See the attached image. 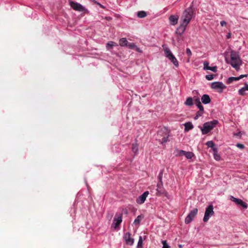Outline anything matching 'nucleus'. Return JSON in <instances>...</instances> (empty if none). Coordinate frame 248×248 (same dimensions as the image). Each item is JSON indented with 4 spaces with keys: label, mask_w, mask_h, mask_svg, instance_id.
Masks as SVG:
<instances>
[{
    "label": "nucleus",
    "mask_w": 248,
    "mask_h": 248,
    "mask_svg": "<svg viewBox=\"0 0 248 248\" xmlns=\"http://www.w3.org/2000/svg\"><path fill=\"white\" fill-rule=\"evenodd\" d=\"M132 151L135 153H136L138 151V148L137 144L133 143L132 144Z\"/></svg>",
    "instance_id": "32"
},
{
    "label": "nucleus",
    "mask_w": 248,
    "mask_h": 248,
    "mask_svg": "<svg viewBox=\"0 0 248 248\" xmlns=\"http://www.w3.org/2000/svg\"><path fill=\"white\" fill-rule=\"evenodd\" d=\"M185 104L188 106H191L193 105V101L192 98L191 97L187 98Z\"/></svg>",
    "instance_id": "24"
},
{
    "label": "nucleus",
    "mask_w": 248,
    "mask_h": 248,
    "mask_svg": "<svg viewBox=\"0 0 248 248\" xmlns=\"http://www.w3.org/2000/svg\"><path fill=\"white\" fill-rule=\"evenodd\" d=\"M147 14L144 11H140L138 13L137 16L140 18H143L146 16Z\"/></svg>",
    "instance_id": "28"
},
{
    "label": "nucleus",
    "mask_w": 248,
    "mask_h": 248,
    "mask_svg": "<svg viewBox=\"0 0 248 248\" xmlns=\"http://www.w3.org/2000/svg\"><path fill=\"white\" fill-rule=\"evenodd\" d=\"M128 42L125 38H122L119 40V45L121 46H127Z\"/></svg>",
    "instance_id": "23"
},
{
    "label": "nucleus",
    "mask_w": 248,
    "mask_h": 248,
    "mask_svg": "<svg viewBox=\"0 0 248 248\" xmlns=\"http://www.w3.org/2000/svg\"><path fill=\"white\" fill-rule=\"evenodd\" d=\"M212 148L213 151H214V154L217 153V148H215V147L214 146V147H213V148Z\"/></svg>",
    "instance_id": "42"
},
{
    "label": "nucleus",
    "mask_w": 248,
    "mask_h": 248,
    "mask_svg": "<svg viewBox=\"0 0 248 248\" xmlns=\"http://www.w3.org/2000/svg\"><path fill=\"white\" fill-rule=\"evenodd\" d=\"M162 243L163 244L162 248H170V247L168 245L166 241H162Z\"/></svg>",
    "instance_id": "34"
},
{
    "label": "nucleus",
    "mask_w": 248,
    "mask_h": 248,
    "mask_svg": "<svg viewBox=\"0 0 248 248\" xmlns=\"http://www.w3.org/2000/svg\"><path fill=\"white\" fill-rule=\"evenodd\" d=\"M204 110H202L199 109L198 111L197 112L196 115L194 117L195 120H197L200 117H201L203 113Z\"/></svg>",
    "instance_id": "26"
},
{
    "label": "nucleus",
    "mask_w": 248,
    "mask_h": 248,
    "mask_svg": "<svg viewBox=\"0 0 248 248\" xmlns=\"http://www.w3.org/2000/svg\"><path fill=\"white\" fill-rule=\"evenodd\" d=\"M236 146L240 149H244L245 147L244 145L241 143H237Z\"/></svg>",
    "instance_id": "38"
},
{
    "label": "nucleus",
    "mask_w": 248,
    "mask_h": 248,
    "mask_svg": "<svg viewBox=\"0 0 248 248\" xmlns=\"http://www.w3.org/2000/svg\"><path fill=\"white\" fill-rule=\"evenodd\" d=\"M127 46L129 47V48H133L134 46H135V45L133 43H129L128 44L127 43Z\"/></svg>",
    "instance_id": "39"
},
{
    "label": "nucleus",
    "mask_w": 248,
    "mask_h": 248,
    "mask_svg": "<svg viewBox=\"0 0 248 248\" xmlns=\"http://www.w3.org/2000/svg\"><path fill=\"white\" fill-rule=\"evenodd\" d=\"M214 157L217 161H219L220 159V156L217 153L214 154Z\"/></svg>",
    "instance_id": "36"
},
{
    "label": "nucleus",
    "mask_w": 248,
    "mask_h": 248,
    "mask_svg": "<svg viewBox=\"0 0 248 248\" xmlns=\"http://www.w3.org/2000/svg\"><path fill=\"white\" fill-rule=\"evenodd\" d=\"M230 36V34H229L228 35V38H229Z\"/></svg>",
    "instance_id": "45"
},
{
    "label": "nucleus",
    "mask_w": 248,
    "mask_h": 248,
    "mask_svg": "<svg viewBox=\"0 0 248 248\" xmlns=\"http://www.w3.org/2000/svg\"><path fill=\"white\" fill-rule=\"evenodd\" d=\"M157 195H160L163 193L164 188L163 187V182H159L157 184Z\"/></svg>",
    "instance_id": "17"
},
{
    "label": "nucleus",
    "mask_w": 248,
    "mask_h": 248,
    "mask_svg": "<svg viewBox=\"0 0 248 248\" xmlns=\"http://www.w3.org/2000/svg\"><path fill=\"white\" fill-rule=\"evenodd\" d=\"M162 47L165 52V56L173 63L174 66L178 67L179 65L178 62L169 48L164 45H163Z\"/></svg>",
    "instance_id": "4"
},
{
    "label": "nucleus",
    "mask_w": 248,
    "mask_h": 248,
    "mask_svg": "<svg viewBox=\"0 0 248 248\" xmlns=\"http://www.w3.org/2000/svg\"><path fill=\"white\" fill-rule=\"evenodd\" d=\"M101 7H103V5H102L101 4L99 3H97Z\"/></svg>",
    "instance_id": "44"
},
{
    "label": "nucleus",
    "mask_w": 248,
    "mask_h": 248,
    "mask_svg": "<svg viewBox=\"0 0 248 248\" xmlns=\"http://www.w3.org/2000/svg\"><path fill=\"white\" fill-rule=\"evenodd\" d=\"M231 200L237 204L242 206L244 208H247L248 207V204L244 202L241 199H237L233 196H231Z\"/></svg>",
    "instance_id": "10"
},
{
    "label": "nucleus",
    "mask_w": 248,
    "mask_h": 248,
    "mask_svg": "<svg viewBox=\"0 0 248 248\" xmlns=\"http://www.w3.org/2000/svg\"><path fill=\"white\" fill-rule=\"evenodd\" d=\"M124 239L125 241L126 244L129 245H132L134 243V239L131 237V234L129 232H126L124 236Z\"/></svg>",
    "instance_id": "11"
},
{
    "label": "nucleus",
    "mask_w": 248,
    "mask_h": 248,
    "mask_svg": "<svg viewBox=\"0 0 248 248\" xmlns=\"http://www.w3.org/2000/svg\"><path fill=\"white\" fill-rule=\"evenodd\" d=\"M186 153V151H185L183 150H179L177 149L175 155L179 156H184V155L185 156Z\"/></svg>",
    "instance_id": "25"
},
{
    "label": "nucleus",
    "mask_w": 248,
    "mask_h": 248,
    "mask_svg": "<svg viewBox=\"0 0 248 248\" xmlns=\"http://www.w3.org/2000/svg\"><path fill=\"white\" fill-rule=\"evenodd\" d=\"M185 130L188 131L189 130L193 129V125L190 122L186 123L185 124Z\"/></svg>",
    "instance_id": "22"
},
{
    "label": "nucleus",
    "mask_w": 248,
    "mask_h": 248,
    "mask_svg": "<svg viewBox=\"0 0 248 248\" xmlns=\"http://www.w3.org/2000/svg\"><path fill=\"white\" fill-rule=\"evenodd\" d=\"M246 91H248V84L245 83V86L239 90L238 93L240 95L244 96L246 95Z\"/></svg>",
    "instance_id": "19"
},
{
    "label": "nucleus",
    "mask_w": 248,
    "mask_h": 248,
    "mask_svg": "<svg viewBox=\"0 0 248 248\" xmlns=\"http://www.w3.org/2000/svg\"><path fill=\"white\" fill-rule=\"evenodd\" d=\"M186 53L187 55H188L189 56H190L192 55V52H191L190 49L188 48H186Z\"/></svg>",
    "instance_id": "37"
},
{
    "label": "nucleus",
    "mask_w": 248,
    "mask_h": 248,
    "mask_svg": "<svg viewBox=\"0 0 248 248\" xmlns=\"http://www.w3.org/2000/svg\"><path fill=\"white\" fill-rule=\"evenodd\" d=\"M206 145L208 146V147L213 148L215 146V144L212 141H208L206 143Z\"/></svg>",
    "instance_id": "31"
},
{
    "label": "nucleus",
    "mask_w": 248,
    "mask_h": 248,
    "mask_svg": "<svg viewBox=\"0 0 248 248\" xmlns=\"http://www.w3.org/2000/svg\"><path fill=\"white\" fill-rule=\"evenodd\" d=\"M70 5L71 7L75 10L79 12H83L85 13H88V11L85 7H84L81 4L74 1H70Z\"/></svg>",
    "instance_id": "6"
},
{
    "label": "nucleus",
    "mask_w": 248,
    "mask_h": 248,
    "mask_svg": "<svg viewBox=\"0 0 248 248\" xmlns=\"http://www.w3.org/2000/svg\"><path fill=\"white\" fill-rule=\"evenodd\" d=\"M122 215L118 217L117 218L114 217L113 219V224L114 225V228L115 229H116L117 227H119L120 224L122 221Z\"/></svg>",
    "instance_id": "16"
},
{
    "label": "nucleus",
    "mask_w": 248,
    "mask_h": 248,
    "mask_svg": "<svg viewBox=\"0 0 248 248\" xmlns=\"http://www.w3.org/2000/svg\"><path fill=\"white\" fill-rule=\"evenodd\" d=\"M163 170H160L159 174L158 176V179L159 180V182H162V177H163Z\"/></svg>",
    "instance_id": "33"
},
{
    "label": "nucleus",
    "mask_w": 248,
    "mask_h": 248,
    "mask_svg": "<svg viewBox=\"0 0 248 248\" xmlns=\"http://www.w3.org/2000/svg\"><path fill=\"white\" fill-rule=\"evenodd\" d=\"M178 17L177 16L171 15L169 17V20L171 25H175L177 23Z\"/></svg>",
    "instance_id": "18"
},
{
    "label": "nucleus",
    "mask_w": 248,
    "mask_h": 248,
    "mask_svg": "<svg viewBox=\"0 0 248 248\" xmlns=\"http://www.w3.org/2000/svg\"><path fill=\"white\" fill-rule=\"evenodd\" d=\"M203 69L204 70H211L214 72H216L217 71V67L216 66L213 67H210L209 66V62L207 61H205L203 62Z\"/></svg>",
    "instance_id": "14"
},
{
    "label": "nucleus",
    "mask_w": 248,
    "mask_h": 248,
    "mask_svg": "<svg viewBox=\"0 0 248 248\" xmlns=\"http://www.w3.org/2000/svg\"><path fill=\"white\" fill-rule=\"evenodd\" d=\"M226 22L225 21H221L220 22V25L222 27H223L226 25Z\"/></svg>",
    "instance_id": "40"
},
{
    "label": "nucleus",
    "mask_w": 248,
    "mask_h": 248,
    "mask_svg": "<svg viewBox=\"0 0 248 248\" xmlns=\"http://www.w3.org/2000/svg\"><path fill=\"white\" fill-rule=\"evenodd\" d=\"M149 193L148 191L144 192L142 195L140 196L136 200V202L139 204H142L145 201Z\"/></svg>",
    "instance_id": "9"
},
{
    "label": "nucleus",
    "mask_w": 248,
    "mask_h": 248,
    "mask_svg": "<svg viewBox=\"0 0 248 248\" xmlns=\"http://www.w3.org/2000/svg\"><path fill=\"white\" fill-rule=\"evenodd\" d=\"M142 245H143V240L141 236L140 237L138 245H137V248H142Z\"/></svg>",
    "instance_id": "29"
},
{
    "label": "nucleus",
    "mask_w": 248,
    "mask_h": 248,
    "mask_svg": "<svg viewBox=\"0 0 248 248\" xmlns=\"http://www.w3.org/2000/svg\"><path fill=\"white\" fill-rule=\"evenodd\" d=\"M213 209V206L212 205H209L206 208L204 216L203 219V221L204 222H207L209 220V218L214 215V212Z\"/></svg>",
    "instance_id": "7"
},
{
    "label": "nucleus",
    "mask_w": 248,
    "mask_h": 248,
    "mask_svg": "<svg viewBox=\"0 0 248 248\" xmlns=\"http://www.w3.org/2000/svg\"><path fill=\"white\" fill-rule=\"evenodd\" d=\"M193 10L191 8H188L185 10L181 18V22L184 25H187L193 16Z\"/></svg>",
    "instance_id": "2"
},
{
    "label": "nucleus",
    "mask_w": 248,
    "mask_h": 248,
    "mask_svg": "<svg viewBox=\"0 0 248 248\" xmlns=\"http://www.w3.org/2000/svg\"><path fill=\"white\" fill-rule=\"evenodd\" d=\"M198 211V210L197 208H194L193 210L190 212L185 219V223L186 224H189L191 222V221L197 214Z\"/></svg>",
    "instance_id": "8"
},
{
    "label": "nucleus",
    "mask_w": 248,
    "mask_h": 248,
    "mask_svg": "<svg viewBox=\"0 0 248 248\" xmlns=\"http://www.w3.org/2000/svg\"><path fill=\"white\" fill-rule=\"evenodd\" d=\"M218 121L215 120L205 123L203 124V126L201 128L202 134L204 135L208 133L214 128V127H215Z\"/></svg>",
    "instance_id": "3"
},
{
    "label": "nucleus",
    "mask_w": 248,
    "mask_h": 248,
    "mask_svg": "<svg viewBox=\"0 0 248 248\" xmlns=\"http://www.w3.org/2000/svg\"><path fill=\"white\" fill-rule=\"evenodd\" d=\"M187 25H184V23L181 22V24L177 28L176 33L180 35H181L186 30V28Z\"/></svg>",
    "instance_id": "15"
},
{
    "label": "nucleus",
    "mask_w": 248,
    "mask_h": 248,
    "mask_svg": "<svg viewBox=\"0 0 248 248\" xmlns=\"http://www.w3.org/2000/svg\"><path fill=\"white\" fill-rule=\"evenodd\" d=\"M195 103L196 105V106H197V107L199 108V109L203 110V109H204L203 107L202 106V105L200 100V99L199 98L195 99Z\"/></svg>",
    "instance_id": "21"
},
{
    "label": "nucleus",
    "mask_w": 248,
    "mask_h": 248,
    "mask_svg": "<svg viewBox=\"0 0 248 248\" xmlns=\"http://www.w3.org/2000/svg\"><path fill=\"white\" fill-rule=\"evenodd\" d=\"M142 218L143 217L141 215L138 216L137 218L135 219L134 223L135 224H139Z\"/></svg>",
    "instance_id": "30"
},
{
    "label": "nucleus",
    "mask_w": 248,
    "mask_h": 248,
    "mask_svg": "<svg viewBox=\"0 0 248 248\" xmlns=\"http://www.w3.org/2000/svg\"><path fill=\"white\" fill-rule=\"evenodd\" d=\"M211 87L219 93H221L223 90L226 88V86L221 82H214L212 83Z\"/></svg>",
    "instance_id": "5"
},
{
    "label": "nucleus",
    "mask_w": 248,
    "mask_h": 248,
    "mask_svg": "<svg viewBox=\"0 0 248 248\" xmlns=\"http://www.w3.org/2000/svg\"><path fill=\"white\" fill-rule=\"evenodd\" d=\"M179 247L180 248H181V247H182V246H181V245H180L179 246Z\"/></svg>",
    "instance_id": "47"
},
{
    "label": "nucleus",
    "mask_w": 248,
    "mask_h": 248,
    "mask_svg": "<svg viewBox=\"0 0 248 248\" xmlns=\"http://www.w3.org/2000/svg\"><path fill=\"white\" fill-rule=\"evenodd\" d=\"M202 102L204 104H207L211 102L209 96L207 94H203L201 98Z\"/></svg>",
    "instance_id": "20"
},
{
    "label": "nucleus",
    "mask_w": 248,
    "mask_h": 248,
    "mask_svg": "<svg viewBox=\"0 0 248 248\" xmlns=\"http://www.w3.org/2000/svg\"><path fill=\"white\" fill-rule=\"evenodd\" d=\"M93 1L95 3H96V2L94 0H93Z\"/></svg>",
    "instance_id": "46"
},
{
    "label": "nucleus",
    "mask_w": 248,
    "mask_h": 248,
    "mask_svg": "<svg viewBox=\"0 0 248 248\" xmlns=\"http://www.w3.org/2000/svg\"><path fill=\"white\" fill-rule=\"evenodd\" d=\"M205 78L208 80H211L214 78L213 75H207L205 76Z\"/></svg>",
    "instance_id": "35"
},
{
    "label": "nucleus",
    "mask_w": 248,
    "mask_h": 248,
    "mask_svg": "<svg viewBox=\"0 0 248 248\" xmlns=\"http://www.w3.org/2000/svg\"><path fill=\"white\" fill-rule=\"evenodd\" d=\"M231 61L230 64L232 67L235 69L236 71H238L240 66L242 64V60L240 57L238 52L234 50L231 51Z\"/></svg>",
    "instance_id": "1"
},
{
    "label": "nucleus",
    "mask_w": 248,
    "mask_h": 248,
    "mask_svg": "<svg viewBox=\"0 0 248 248\" xmlns=\"http://www.w3.org/2000/svg\"><path fill=\"white\" fill-rule=\"evenodd\" d=\"M107 46H109L110 48H111L113 46V42H111L110 43H108L107 44Z\"/></svg>",
    "instance_id": "41"
},
{
    "label": "nucleus",
    "mask_w": 248,
    "mask_h": 248,
    "mask_svg": "<svg viewBox=\"0 0 248 248\" xmlns=\"http://www.w3.org/2000/svg\"><path fill=\"white\" fill-rule=\"evenodd\" d=\"M234 135L235 136L240 137L241 135V132H238L236 133H234Z\"/></svg>",
    "instance_id": "43"
},
{
    "label": "nucleus",
    "mask_w": 248,
    "mask_h": 248,
    "mask_svg": "<svg viewBox=\"0 0 248 248\" xmlns=\"http://www.w3.org/2000/svg\"><path fill=\"white\" fill-rule=\"evenodd\" d=\"M247 76H248V75L246 74V75H241L238 77H230L228 79V80L227 81V83L230 84L234 81L238 80L244 77H247Z\"/></svg>",
    "instance_id": "13"
},
{
    "label": "nucleus",
    "mask_w": 248,
    "mask_h": 248,
    "mask_svg": "<svg viewBox=\"0 0 248 248\" xmlns=\"http://www.w3.org/2000/svg\"><path fill=\"white\" fill-rule=\"evenodd\" d=\"M164 131L165 133V135L162 139L161 143L162 144H163L164 143H166L168 141V139L169 136V133L166 129H164V130H161L159 131L158 133V135L162 136V134L164 133Z\"/></svg>",
    "instance_id": "12"
},
{
    "label": "nucleus",
    "mask_w": 248,
    "mask_h": 248,
    "mask_svg": "<svg viewBox=\"0 0 248 248\" xmlns=\"http://www.w3.org/2000/svg\"><path fill=\"white\" fill-rule=\"evenodd\" d=\"M194 156V154L191 152H186L185 156L187 159H191Z\"/></svg>",
    "instance_id": "27"
}]
</instances>
